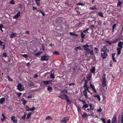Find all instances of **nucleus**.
Returning a JSON list of instances; mask_svg holds the SVG:
<instances>
[{
    "label": "nucleus",
    "mask_w": 123,
    "mask_h": 123,
    "mask_svg": "<svg viewBox=\"0 0 123 123\" xmlns=\"http://www.w3.org/2000/svg\"><path fill=\"white\" fill-rule=\"evenodd\" d=\"M53 81L52 80H49L48 81H42V83H43L44 85H47L49 84H53L52 82Z\"/></svg>",
    "instance_id": "423d86ee"
},
{
    "label": "nucleus",
    "mask_w": 123,
    "mask_h": 123,
    "mask_svg": "<svg viewBox=\"0 0 123 123\" xmlns=\"http://www.w3.org/2000/svg\"><path fill=\"white\" fill-rule=\"evenodd\" d=\"M106 42L109 45H111L112 44V42H111L109 41H108L107 40H106Z\"/></svg>",
    "instance_id": "79ce46f5"
},
{
    "label": "nucleus",
    "mask_w": 123,
    "mask_h": 123,
    "mask_svg": "<svg viewBox=\"0 0 123 123\" xmlns=\"http://www.w3.org/2000/svg\"><path fill=\"white\" fill-rule=\"evenodd\" d=\"M53 54L56 55H59L60 54L58 52L55 51L53 52Z\"/></svg>",
    "instance_id": "49530a36"
},
{
    "label": "nucleus",
    "mask_w": 123,
    "mask_h": 123,
    "mask_svg": "<svg viewBox=\"0 0 123 123\" xmlns=\"http://www.w3.org/2000/svg\"><path fill=\"white\" fill-rule=\"evenodd\" d=\"M89 106L90 108V109L92 110H93L94 109V108L93 107L92 105L91 104L89 105Z\"/></svg>",
    "instance_id": "3c124183"
},
{
    "label": "nucleus",
    "mask_w": 123,
    "mask_h": 123,
    "mask_svg": "<svg viewBox=\"0 0 123 123\" xmlns=\"http://www.w3.org/2000/svg\"><path fill=\"white\" fill-rule=\"evenodd\" d=\"M98 15L101 17H103V15L102 13L101 12H99L98 13Z\"/></svg>",
    "instance_id": "c9c22d12"
},
{
    "label": "nucleus",
    "mask_w": 123,
    "mask_h": 123,
    "mask_svg": "<svg viewBox=\"0 0 123 123\" xmlns=\"http://www.w3.org/2000/svg\"><path fill=\"white\" fill-rule=\"evenodd\" d=\"M75 85V84L74 83H70L69 84V85L70 86H73Z\"/></svg>",
    "instance_id": "e2e57ef3"
},
{
    "label": "nucleus",
    "mask_w": 123,
    "mask_h": 123,
    "mask_svg": "<svg viewBox=\"0 0 123 123\" xmlns=\"http://www.w3.org/2000/svg\"><path fill=\"white\" fill-rule=\"evenodd\" d=\"M20 12L19 11H18V12L17 13L16 15H15L13 17L14 19H16L18 18L20 15Z\"/></svg>",
    "instance_id": "4468645a"
},
{
    "label": "nucleus",
    "mask_w": 123,
    "mask_h": 123,
    "mask_svg": "<svg viewBox=\"0 0 123 123\" xmlns=\"http://www.w3.org/2000/svg\"><path fill=\"white\" fill-rule=\"evenodd\" d=\"M123 42L122 41L120 42H119L117 45V46L119 47L117 48H119L120 49H122L123 48Z\"/></svg>",
    "instance_id": "9b49d317"
},
{
    "label": "nucleus",
    "mask_w": 123,
    "mask_h": 123,
    "mask_svg": "<svg viewBox=\"0 0 123 123\" xmlns=\"http://www.w3.org/2000/svg\"><path fill=\"white\" fill-rule=\"evenodd\" d=\"M118 38L116 39L115 40H114L112 42V44L114 43H116L118 41Z\"/></svg>",
    "instance_id": "a19ab883"
},
{
    "label": "nucleus",
    "mask_w": 123,
    "mask_h": 123,
    "mask_svg": "<svg viewBox=\"0 0 123 123\" xmlns=\"http://www.w3.org/2000/svg\"><path fill=\"white\" fill-rule=\"evenodd\" d=\"M122 49H120L119 48H117V56L119 55L120 54Z\"/></svg>",
    "instance_id": "6ab92c4d"
},
{
    "label": "nucleus",
    "mask_w": 123,
    "mask_h": 123,
    "mask_svg": "<svg viewBox=\"0 0 123 123\" xmlns=\"http://www.w3.org/2000/svg\"><path fill=\"white\" fill-rule=\"evenodd\" d=\"M17 86L18 87L17 89L20 91L24 90H25L24 86L20 83H19Z\"/></svg>",
    "instance_id": "f03ea898"
},
{
    "label": "nucleus",
    "mask_w": 123,
    "mask_h": 123,
    "mask_svg": "<svg viewBox=\"0 0 123 123\" xmlns=\"http://www.w3.org/2000/svg\"><path fill=\"white\" fill-rule=\"evenodd\" d=\"M64 92L66 93H67V90L65 89H64L61 92V93H64Z\"/></svg>",
    "instance_id": "c03bdc74"
},
{
    "label": "nucleus",
    "mask_w": 123,
    "mask_h": 123,
    "mask_svg": "<svg viewBox=\"0 0 123 123\" xmlns=\"http://www.w3.org/2000/svg\"><path fill=\"white\" fill-rule=\"evenodd\" d=\"M89 81L87 80H84L85 83L84 84L83 87L84 90L83 91V93L84 96L86 99H88V97L87 94V91L90 94H92V93L90 92L89 89V87L87 85V84Z\"/></svg>",
    "instance_id": "f257e3e1"
},
{
    "label": "nucleus",
    "mask_w": 123,
    "mask_h": 123,
    "mask_svg": "<svg viewBox=\"0 0 123 123\" xmlns=\"http://www.w3.org/2000/svg\"><path fill=\"white\" fill-rule=\"evenodd\" d=\"M79 100L81 102H82V104H85L86 103V101L83 100L79 99Z\"/></svg>",
    "instance_id": "de8ad7c7"
},
{
    "label": "nucleus",
    "mask_w": 123,
    "mask_h": 123,
    "mask_svg": "<svg viewBox=\"0 0 123 123\" xmlns=\"http://www.w3.org/2000/svg\"><path fill=\"white\" fill-rule=\"evenodd\" d=\"M90 53L88 52V53H91L92 55H94V53L93 51V50H90Z\"/></svg>",
    "instance_id": "6e6d98bb"
},
{
    "label": "nucleus",
    "mask_w": 123,
    "mask_h": 123,
    "mask_svg": "<svg viewBox=\"0 0 123 123\" xmlns=\"http://www.w3.org/2000/svg\"><path fill=\"white\" fill-rule=\"evenodd\" d=\"M81 107L80 106H78L77 107L78 112L79 113L81 112Z\"/></svg>",
    "instance_id": "2f4dec72"
},
{
    "label": "nucleus",
    "mask_w": 123,
    "mask_h": 123,
    "mask_svg": "<svg viewBox=\"0 0 123 123\" xmlns=\"http://www.w3.org/2000/svg\"><path fill=\"white\" fill-rule=\"evenodd\" d=\"M42 52H38L35 54V55L36 56H37L38 55H40Z\"/></svg>",
    "instance_id": "f704fd0d"
},
{
    "label": "nucleus",
    "mask_w": 123,
    "mask_h": 123,
    "mask_svg": "<svg viewBox=\"0 0 123 123\" xmlns=\"http://www.w3.org/2000/svg\"><path fill=\"white\" fill-rule=\"evenodd\" d=\"M120 0H118V2L117 4V7L121 6V5L123 3L122 2H120Z\"/></svg>",
    "instance_id": "4be33fe9"
},
{
    "label": "nucleus",
    "mask_w": 123,
    "mask_h": 123,
    "mask_svg": "<svg viewBox=\"0 0 123 123\" xmlns=\"http://www.w3.org/2000/svg\"><path fill=\"white\" fill-rule=\"evenodd\" d=\"M95 68L94 67H92L90 70L91 72L92 73H94L95 72Z\"/></svg>",
    "instance_id": "5701e85b"
},
{
    "label": "nucleus",
    "mask_w": 123,
    "mask_h": 123,
    "mask_svg": "<svg viewBox=\"0 0 123 123\" xmlns=\"http://www.w3.org/2000/svg\"><path fill=\"white\" fill-rule=\"evenodd\" d=\"M58 97L64 100L68 98V96L65 94H62L58 96Z\"/></svg>",
    "instance_id": "39448f33"
},
{
    "label": "nucleus",
    "mask_w": 123,
    "mask_h": 123,
    "mask_svg": "<svg viewBox=\"0 0 123 123\" xmlns=\"http://www.w3.org/2000/svg\"><path fill=\"white\" fill-rule=\"evenodd\" d=\"M87 110L88 112H89L90 113H91L92 111L91 110V109H90L89 108H88L87 109Z\"/></svg>",
    "instance_id": "0e129e2a"
},
{
    "label": "nucleus",
    "mask_w": 123,
    "mask_h": 123,
    "mask_svg": "<svg viewBox=\"0 0 123 123\" xmlns=\"http://www.w3.org/2000/svg\"><path fill=\"white\" fill-rule=\"evenodd\" d=\"M52 118L49 116H48L46 118L45 120H52Z\"/></svg>",
    "instance_id": "c85d7f7f"
},
{
    "label": "nucleus",
    "mask_w": 123,
    "mask_h": 123,
    "mask_svg": "<svg viewBox=\"0 0 123 123\" xmlns=\"http://www.w3.org/2000/svg\"><path fill=\"white\" fill-rule=\"evenodd\" d=\"M22 94V93H19L18 92H17V95H18V97H20Z\"/></svg>",
    "instance_id": "680f3d73"
},
{
    "label": "nucleus",
    "mask_w": 123,
    "mask_h": 123,
    "mask_svg": "<svg viewBox=\"0 0 123 123\" xmlns=\"http://www.w3.org/2000/svg\"><path fill=\"white\" fill-rule=\"evenodd\" d=\"M93 96L94 97L96 98H97L98 101H100V98L99 95H94Z\"/></svg>",
    "instance_id": "cd10ccee"
},
{
    "label": "nucleus",
    "mask_w": 123,
    "mask_h": 123,
    "mask_svg": "<svg viewBox=\"0 0 123 123\" xmlns=\"http://www.w3.org/2000/svg\"><path fill=\"white\" fill-rule=\"evenodd\" d=\"M35 0L37 5V6H39L40 5V2L38 1V0Z\"/></svg>",
    "instance_id": "58836bf2"
},
{
    "label": "nucleus",
    "mask_w": 123,
    "mask_h": 123,
    "mask_svg": "<svg viewBox=\"0 0 123 123\" xmlns=\"http://www.w3.org/2000/svg\"><path fill=\"white\" fill-rule=\"evenodd\" d=\"M47 90L48 91H50L49 92H51L52 90V88L51 86H49L47 87Z\"/></svg>",
    "instance_id": "bb28decb"
},
{
    "label": "nucleus",
    "mask_w": 123,
    "mask_h": 123,
    "mask_svg": "<svg viewBox=\"0 0 123 123\" xmlns=\"http://www.w3.org/2000/svg\"><path fill=\"white\" fill-rule=\"evenodd\" d=\"M4 28L3 25L2 24H0V29L2 32L3 31V30L2 29V28Z\"/></svg>",
    "instance_id": "72a5a7b5"
},
{
    "label": "nucleus",
    "mask_w": 123,
    "mask_h": 123,
    "mask_svg": "<svg viewBox=\"0 0 123 123\" xmlns=\"http://www.w3.org/2000/svg\"><path fill=\"white\" fill-rule=\"evenodd\" d=\"M80 35L81 37V39L85 38L84 37L85 36V35L82 32H81Z\"/></svg>",
    "instance_id": "a878e982"
},
{
    "label": "nucleus",
    "mask_w": 123,
    "mask_h": 123,
    "mask_svg": "<svg viewBox=\"0 0 123 123\" xmlns=\"http://www.w3.org/2000/svg\"><path fill=\"white\" fill-rule=\"evenodd\" d=\"M77 5H78V6H80H80H84V4L82 3H80L77 4Z\"/></svg>",
    "instance_id": "13d9d810"
},
{
    "label": "nucleus",
    "mask_w": 123,
    "mask_h": 123,
    "mask_svg": "<svg viewBox=\"0 0 123 123\" xmlns=\"http://www.w3.org/2000/svg\"><path fill=\"white\" fill-rule=\"evenodd\" d=\"M69 120V118L68 117H64L61 121V123H66Z\"/></svg>",
    "instance_id": "0eeeda50"
},
{
    "label": "nucleus",
    "mask_w": 123,
    "mask_h": 123,
    "mask_svg": "<svg viewBox=\"0 0 123 123\" xmlns=\"http://www.w3.org/2000/svg\"><path fill=\"white\" fill-rule=\"evenodd\" d=\"M49 59V56L45 55H43L41 56V60L42 61H47Z\"/></svg>",
    "instance_id": "20e7f679"
},
{
    "label": "nucleus",
    "mask_w": 123,
    "mask_h": 123,
    "mask_svg": "<svg viewBox=\"0 0 123 123\" xmlns=\"http://www.w3.org/2000/svg\"><path fill=\"white\" fill-rule=\"evenodd\" d=\"M106 50H107V49L106 46L105 45L104 46V48L102 49L101 51L104 52H106Z\"/></svg>",
    "instance_id": "aec40b11"
},
{
    "label": "nucleus",
    "mask_w": 123,
    "mask_h": 123,
    "mask_svg": "<svg viewBox=\"0 0 123 123\" xmlns=\"http://www.w3.org/2000/svg\"><path fill=\"white\" fill-rule=\"evenodd\" d=\"M5 101V98H1L0 99V103L2 104Z\"/></svg>",
    "instance_id": "b1692460"
},
{
    "label": "nucleus",
    "mask_w": 123,
    "mask_h": 123,
    "mask_svg": "<svg viewBox=\"0 0 123 123\" xmlns=\"http://www.w3.org/2000/svg\"><path fill=\"white\" fill-rule=\"evenodd\" d=\"M66 101H67V104H71V102L70 101L69 99H68V98H67L66 99Z\"/></svg>",
    "instance_id": "4c0bfd02"
},
{
    "label": "nucleus",
    "mask_w": 123,
    "mask_h": 123,
    "mask_svg": "<svg viewBox=\"0 0 123 123\" xmlns=\"http://www.w3.org/2000/svg\"><path fill=\"white\" fill-rule=\"evenodd\" d=\"M82 46L84 48L85 50L87 51H90V50L89 49L86 48L89 47L88 44L87 43H86L85 45H82Z\"/></svg>",
    "instance_id": "1a4fd4ad"
},
{
    "label": "nucleus",
    "mask_w": 123,
    "mask_h": 123,
    "mask_svg": "<svg viewBox=\"0 0 123 123\" xmlns=\"http://www.w3.org/2000/svg\"><path fill=\"white\" fill-rule=\"evenodd\" d=\"M36 108L35 107H32V108H30V111H33L35 110Z\"/></svg>",
    "instance_id": "09e8293b"
},
{
    "label": "nucleus",
    "mask_w": 123,
    "mask_h": 123,
    "mask_svg": "<svg viewBox=\"0 0 123 123\" xmlns=\"http://www.w3.org/2000/svg\"><path fill=\"white\" fill-rule=\"evenodd\" d=\"M100 119L102 121V122H103V123H106L105 119L102 118H100Z\"/></svg>",
    "instance_id": "37998d69"
},
{
    "label": "nucleus",
    "mask_w": 123,
    "mask_h": 123,
    "mask_svg": "<svg viewBox=\"0 0 123 123\" xmlns=\"http://www.w3.org/2000/svg\"><path fill=\"white\" fill-rule=\"evenodd\" d=\"M26 110L27 111H30V108L28 106L26 105L25 106Z\"/></svg>",
    "instance_id": "ea45409f"
},
{
    "label": "nucleus",
    "mask_w": 123,
    "mask_h": 123,
    "mask_svg": "<svg viewBox=\"0 0 123 123\" xmlns=\"http://www.w3.org/2000/svg\"><path fill=\"white\" fill-rule=\"evenodd\" d=\"M90 87L92 88L93 90L94 91V92L95 93H97V91L96 90H95V87L94 86V85L92 84V83H91L90 82Z\"/></svg>",
    "instance_id": "f8f14e48"
},
{
    "label": "nucleus",
    "mask_w": 123,
    "mask_h": 123,
    "mask_svg": "<svg viewBox=\"0 0 123 123\" xmlns=\"http://www.w3.org/2000/svg\"><path fill=\"white\" fill-rule=\"evenodd\" d=\"M117 26V24L116 23H115L113 25L112 27V32H114Z\"/></svg>",
    "instance_id": "dca6fc26"
},
{
    "label": "nucleus",
    "mask_w": 123,
    "mask_h": 123,
    "mask_svg": "<svg viewBox=\"0 0 123 123\" xmlns=\"http://www.w3.org/2000/svg\"><path fill=\"white\" fill-rule=\"evenodd\" d=\"M121 123H123V114L122 115L121 117Z\"/></svg>",
    "instance_id": "774afa93"
},
{
    "label": "nucleus",
    "mask_w": 123,
    "mask_h": 123,
    "mask_svg": "<svg viewBox=\"0 0 123 123\" xmlns=\"http://www.w3.org/2000/svg\"><path fill=\"white\" fill-rule=\"evenodd\" d=\"M117 118L116 115H114L112 119L111 123H117Z\"/></svg>",
    "instance_id": "9d476101"
},
{
    "label": "nucleus",
    "mask_w": 123,
    "mask_h": 123,
    "mask_svg": "<svg viewBox=\"0 0 123 123\" xmlns=\"http://www.w3.org/2000/svg\"><path fill=\"white\" fill-rule=\"evenodd\" d=\"M7 54L6 52L3 53L2 57H7Z\"/></svg>",
    "instance_id": "a18cd8bd"
},
{
    "label": "nucleus",
    "mask_w": 123,
    "mask_h": 123,
    "mask_svg": "<svg viewBox=\"0 0 123 123\" xmlns=\"http://www.w3.org/2000/svg\"><path fill=\"white\" fill-rule=\"evenodd\" d=\"M102 111V110L100 108L99 109H98L97 110V111L98 112H101Z\"/></svg>",
    "instance_id": "338daca9"
},
{
    "label": "nucleus",
    "mask_w": 123,
    "mask_h": 123,
    "mask_svg": "<svg viewBox=\"0 0 123 123\" xmlns=\"http://www.w3.org/2000/svg\"><path fill=\"white\" fill-rule=\"evenodd\" d=\"M31 113H32V112H29V113H28V114L27 115V119H29L30 117V116L31 115Z\"/></svg>",
    "instance_id": "e433bc0d"
},
{
    "label": "nucleus",
    "mask_w": 123,
    "mask_h": 123,
    "mask_svg": "<svg viewBox=\"0 0 123 123\" xmlns=\"http://www.w3.org/2000/svg\"><path fill=\"white\" fill-rule=\"evenodd\" d=\"M92 75V74L91 73H89L87 77V79L88 80L90 81L91 78V77Z\"/></svg>",
    "instance_id": "412c9836"
},
{
    "label": "nucleus",
    "mask_w": 123,
    "mask_h": 123,
    "mask_svg": "<svg viewBox=\"0 0 123 123\" xmlns=\"http://www.w3.org/2000/svg\"><path fill=\"white\" fill-rule=\"evenodd\" d=\"M22 56L25 57V58H26L28 57V55L27 54H24L22 55Z\"/></svg>",
    "instance_id": "4d7b16f0"
},
{
    "label": "nucleus",
    "mask_w": 123,
    "mask_h": 123,
    "mask_svg": "<svg viewBox=\"0 0 123 123\" xmlns=\"http://www.w3.org/2000/svg\"><path fill=\"white\" fill-rule=\"evenodd\" d=\"M103 76H104V77H103V82H102V85L103 87H105L106 85V78L105 77V74H104Z\"/></svg>",
    "instance_id": "7ed1b4c3"
},
{
    "label": "nucleus",
    "mask_w": 123,
    "mask_h": 123,
    "mask_svg": "<svg viewBox=\"0 0 123 123\" xmlns=\"http://www.w3.org/2000/svg\"><path fill=\"white\" fill-rule=\"evenodd\" d=\"M101 57L103 59H104L106 58L107 55V54L106 52H104L103 53H101Z\"/></svg>",
    "instance_id": "6e6552de"
},
{
    "label": "nucleus",
    "mask_w": 123,
    "mask_h": 123,
    "mask_svg": "<svg viewBox=\"0 0 123 123\" xmlns=\"http://www.w3.org/2000/svg\"><path fill=\"white\" fill-rule=\"evenodd\" d=\"M50 77L52 79H54L55 77L54 73H51L50 75Z\"/></svg>",
    "instance_id": "473e14b6"
},
{
    "label": "nucleus",
    "mask_w": 123,
    "mask_h": 123,
    "mask_svg": "<svg viewBox=\"0 0 123 123\" xmlns=\"http://www.w3.org/2000/svg\"><path fill=\"white\" fill-rule=\"evenodd\" d=\"M90 9L92 10H94L95 9H97L95 6H94L92 7H90Z\"/></svg>",
    "instance_id": "5fc2aeb1"
},
{
    "label": "nucleus",
    "mask_w": 123,
    "mask_h": 123,
    "mask_svg": "<svg viewBox=\"0 0 123 123\" xmlns=\"http://www.w3.org/2000/svg\"><path fill=\"white\" fill-rule=\"evenodd\" d=\"M26 114L25 113L24 114V115L23 116H22L21 117V119H22L24 120L25 119L26 117Z\"/></svg>",
    "instance_id": "603ef678"
},
{
    "label": "nucleus",
    "mask_w": 123,
    "mask_h": 123,
    "mask_svg": "<svg viewBox=\"0 0 123 123\" xmlns=\"http://www.w3.org/2000/svg\"><path fill=\"white\" fill-rule=\"evenodd\" d=\"M83 32L85 33H87V34H89V33L88 32V31H86V30H84L83 31Z\"/></svg>",
    "instance_id": "69168bd1"
},
{
    "label": "nucleus",
    "mask_w": 123,
    "mask_h": 123,
    "mask_svg": "<svg viewBox=\"0 0 123 123\" xmlns=\"http://www.w3.org/2000/svg\"><path fill=\"white\" fill-rule=\"evenodd\" d=\"M83 114L82 116V118H84L86 117H88V116L87 115L86 113H85L84 112H83Z\"/></svg>",
    "instance_id": "393cba45"
},
{
    "label": "nucleus",
    "mask_w": 123,
    "mask_h": 123,
    "mask_svg": "<svg viewBox=\"0 0 123 123\" xmlns=\"http://www.w3.org/2000/svg\"><path fill=\"white\" fill-rule=\"evenodd\" d=\"M21 101L23 102V104L24 106H25L26 103L27 102V101L26 100H25L24 98H21Z\"/></svg>",
    "instance_id": "a211bd4d"
},
{
    "label": "nucleus",
    "mask_w": 123,
    "mask_h": 123,
    "mask_svg": "<svg viewBox=\"0 0 123 123\" xmlns=\"http://www.w3.org/2000/svg\"><path fill=\"white\" fill-rule=\"evenodd\" d=\"M97 23L98 25L100 26L101 25V24L102 23V22L101 20H99L98 21Z\"/></svg>",
    "instance_id": "8fccbe9b"
},
{
    "label": "nucleus",
    "mask_w": 123,
    "mask_h": 123,
    "mask_svg": "<svg viewBox=\"0 0 123 123\" xmlns=\"http://www.w3.org/2000/svg\"><path fill=\"white\" fill-rule=\"evenodd\" d=\"M15 119V117L14 116H13L11 117V120L14 123H17L18 121L17 120Z\"/></svg>",
    "instance_id": "ddd939ff"
},
{
    "label": "nucleus",
    "mask_w": 123,
    "mask_h": 123,
    "mask_svg": "<svg viewBox=\"0 0 123 123\" xmlns=\"http://www.w3.org/2000/svg\"><path fill=\"white\" fill-rule=\"evenodd\" d=\"M116 54V53H113L112 54V59L113 62H117V60L115 58V56Z\"/></svg>",
    "instance_id": "f3484780"
},
{
    "label": "nucleus",
    "mask_w": 123,
    "mask_h": 123,
    "mask_svg": "<svg viewBox=\"0 0 123 123\" xmlns=\"http://www.w3.org/2000/svg\"><path fill=\"white\" fill-rule=\"evenodd\" d=\"M10 4H11L14 5L15 4L14 1L13 0H12L10 2Z\"/></svg>",
    "instance_id": "864d4df0"
},
{
    "label": "nucleus",
    "mask_w": 123,
    "mask_h": 123,
    "mask_svg": "<svg viewBox=\"0 0 123 123\" xmlns=\"http://www.w3.org/2000/svg\"><path fill=\"white\" fill-rule=\"evenodd\" d=\"M113 64V62L112 61H111L110 63L109 66L110 67H112V65Z\"/></svg>",
    "instance_id": "bf43d9fd"
},
{
    "label": "nucleus",
    "mask_w": 123,
    "mask_h": 123,
    "mask_svg": "<svg viewBox=\"0 0 123 123\" xmlns=\"http://www.w3.org/2000/svg\"><path fill=\"white\" fill-rule=\"evenodd\" d=\"M7 78L8 80L9 81L12 82L13 81V80L9 76L7 75L6 77Z\"/></svg>",
    "instance_id": "c756f323"
},
{
    "label": "nucleus",
    "mask_w": 123,
    "mask_h": 123,
    "mask_svg": "<svg viewBox=\"0 0 123 123\" xmlns=\"http://www.w3.org/2000/svg\"><path fill=\"white\" fill-rule=\"evenodd\" d=\"M88 105L87 104H85L83 106L82 108H86L88 107Z\"/></svg>",
    "instance_id": "7c9ffc66"
},
{
    "label": "nucleus",
    "mask_w": 123,
    "mask_h": 123,
    "mask_svg": "<svg viewBox=\"0 0 123 123\" xmlns=\"http://www.w3.org/2000/svg\"><path fill=\"white\" fill-rule=\"evenodd\" d=\"M17 34L16 33L12 32L10 36L9 37L10 38H12L15 36H16Z\"/></svg>",
    "instance_id": "2eb2a0df"
},
{
    "label": "nucleus",
    "mask_w": 123,
    "mask_h": 123,
    "mask_svg": "<svg viewBox=\"0 0 123 123\" xmlns=\"http://www.w3.org/2000/svg\"><path fill=\"white\" fill-rule=\"evenodd\" d=\"M29 85L30 86H32L34 85V83L32 82H30L29 83Z\"/></svg>",
    "instance_id": "052dcab7"
}]
</instances>
